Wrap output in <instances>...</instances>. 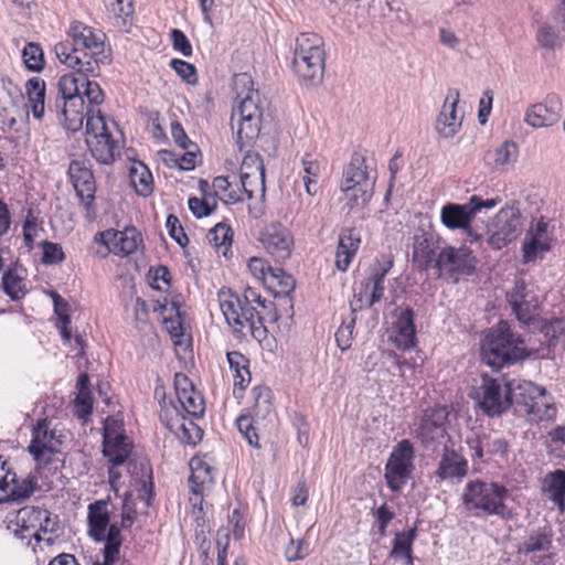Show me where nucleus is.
I'll list each match as a JSON object with an SVG mask.
<instances>
[{
  "instance_id": "ddd939ff",
  "label": "nucleus",
  "mask_w": 565,
  "mask_h": 565,
  "mask_svg": "<svg viewBox=\"0 0 565 565\" xmlns=\"http://www.w3.org/2000/svg\"><path fill=\"white\" fill-rule=\"evenodd\" d=\"M414 448L409 440H401L393 449L385 465V480L393 491H399L414 470Z\"/></svg>"
},
{
  "instance_id": "393cba45",
  "label": "nucleus",
  "mask_w": 565,
  "mask_h": 565,
  "mask_svg": "<svg viewBox=\"0 0 565 565\" xmlns=\"http://www.w3.org/2000/svg\"><path fill=\"white\" fill-rule=\"evenodd\" d=\"M562 99L555 94H548L544 102L529 107L525 111L524 121L533 128H544L555 125L562 116Z\"/></svg>"
},
{
  "instance_id": "49530a36",
  "label": "nucleus",
  "mask_w": 565,
  "mask_h": 565,
  "mask_svg": "<svg viewBox=\"0 0 565 565\" xmlns=\"http://www.w3.org/2000/svg\"><path fill=\"white\" fill-rule=\"evenodd\" d=\"M416 537V529L413 527L408 531L396 532L393 541V546L390 552V557L397 559H405L407 565L413 563V543Z\"/></svg>"
},
{
  "instance_id": "9b49d317",
  "label": "nucleus",
  "mask_w": 565,
  "mask_h": 565,
  "mask_svg": "<svg viewBox=\"0 0 565 565\" xmlns=\"http://www.w3.org/2000/svg\"><path fill=\"white\" fill-rule=\"evenodd\" d=\"M477 267V258L472 250L466 246H445L440 248L435 259L434 268L438 276H447L456 281L460 276H470Z\"/></svg>"
},
{
  "instance_id": "1a4fd4ad",
  "label": "nucleus",
  "mask_w": 565,
  "mask_h": 565,
  "mask_svg": "<svg viewBox=\"0 0 565 565\" xmlns=\"http://www.w3.org/2000/svg\"><path fill=\"white\" fill-rule=\"evenodd\" d=\"M86 143L98 162L103 164L114 162L116 145L98 108L86 110Z\"/></svg>"
},
{
  "instance_id": "774afa93",
  "label": "nucleus",
  "mask_w": 565,
  "mask_h": 565,
  "mask_svg": "<svg viewBox=\"0 0 565 565\" xmlns=\"http://www.w3.org/2000/svg\"><path fill=\"white\" fill-rule=\"evenodd\" d=\"M188 204L193 215L198 218L209 216L216 207V203H211L207 196L202 199L192 196L189 199Z\"/></svg>"
},
{
  "instance_id": "a878e982",
  "label": "nucleus",
  "mask_w": 565,
  "mask_h": 565,
  "mask_svg": "<svg viewBox=\"0 0 565 565\" xmlns=\"http://www.w3.org/2000/svg\"><path fill=\"white\" fill-rule=\"evenodd\" d=\"M537 43L545 49L554 50L565 40V0L553 11L548 21L536 31Z\"/></svg>"
},
{
  "instance_id": "7c9ffc66",
  "label": "nucleus",
  "mask_w": 565,
  "mask_h": 565,
  "mask_svg": "<svg viewBox=\"0 0 565 565\" xmlns=\"http://www.w3.org/2000/svg\"><path fill=\"white\" fill-rule=\"evenodd\" d=\"M391 340L401 350H409L415 347L416 328L412 308L396 310V320L392 326Z\"/></svg>"
},
{
  "instance_id": "c03bdc74",
  "label": "nucleus",
  "mask_w": 565,
  "mask_h": 565,
  "mask_svg": "<svg viewBox=\"0 0 565 565\" xmlns=\"http://www.w3.org/2000/svg\"><path fill=\"white\" fill-rule=\"evenodd\" d=\"M226 358L233 373L234 386L245 390L250 382L249 360L238 351L227 352Z\"/></svg>"
},
{
  "instance_id": "de8ad7c7",
  "label": "nucleus",
  "mask_w": 565,
  "mask_h": 565,
  "mask_svg": "<svg viewBox=\"0 0 565 565\" xmlns=\"http://www.w3.org/2000/svg\"><path fill=\"white\" fill-rule=\"evenodd\" d=\"M2 287L11 300L22 299L28 292L23 270L17 267L6 270L2 276Z\"/></svg>"
},
{
  "instance_id": "8fccbe9b",
  "label": "nucleus",
  "mask_w": 565,
  "mask_h": 565,
  "mask_svg": "<svg viewBox=\"0 0 565 565\" xmlns=\"http://www.w3.org/2000/svg\"><path fill=\"white\" fill-rule=\"evenodd\" d=\"M266 285L276 297H281L288 296L294 291L296 281L291 275L285 273L281 268L274 267L268 275Z\"/></svg>"
},
{
  "instance_id": "6e6552de",
  "label": "nucleus",
  "mask_w": 565,
  "mask_h": 565,
  "mask_svg": "<svg viewBox=\"0 0 565 565\" xmlns=\"http://www.w3.org/2000/svg\"><path fill=\"white\" fill-rule=\"evenodd\" d=\"M263 119V106L258 90L249 88L231 115L232 129L237 128V145L241 150L248 147L259 136Z\"/></svg>"
},
{
  "instance_id": "4c0bfd02",
  "label": "nucleus",
  "mask_w": 565,
  "mask_h": 565,
  "mask_svg": "<svg viewBox=\"0 0 565 565\" xmlns=\"http://www.w3.org/2000/svg\"><path fill=\"white\" fill-rule=\"evenodd\" d=\"M361 243V236L355 228H344L339 236V244L335 253V267L345 271L355 256Z\"/></svg>"
},
{
  "instance_id": "e2e57ef3",
  "label": "nucleus",
  "mask_w": 565,
  "mask_h": 565,
  "mask_svg": "<svg viewBox=\"0 0 565 565\" xmlns=\"http://www.w3.org/2000/svg\"><path fill=\"white\" fill-rule=\"evenodd\" d=\"M170 67L188 84L194 85L198 83L196 68L193 64L173 58L170 61Z\"/></svg>"
},
{
  "instance_id": "f8f14e48",
  "label": "nucleus",
  "mask_w": 565,
  "mask_h": 565,
  "mask_svg": "<svg viewBox=\"0 0 565 565\" xmlns=\"http://www.w3.org/2000/svg\"><path fill=\"white\" fill-rule=\"evenodd\" d=\"M512 384L483 375L475 393L479 407L489 416L501 415L510 407Z\"/></svg>"
},
{
  "instance_id": "a211bd4d",
  "label": "nucleus",
  "mask_w": 565,
  "mask_h": 565,
  "mask_svg": "<svg viewBox=\"0 0 565 565\" xmlns=\"http://www.w3.org/2000/svg\"><path fill=\"white\" fill-rule=\"evenodd\" d=\"M522 231V216L518 207L505 206L501 209L492 224L489 245L493 249H501L515 241Z\"/></svg>"
},
{
  "instance_id": "c756f323",
  "label": "nucleus",
  "mask_w": 565,
  "mask_h": 565,
  "mask_svg": "<svg viewBox=\"0 0 565 565\" xmlns=\"http://www.w3.org/2000/svg\"><path fill=\"white\" fill-rule=\"evenodd\" d=\"M174 387L181 408L193 418L201 417L204 414V399L195 391L189 377L182 373H177L174 375Z\"/></svg>"
},
{
  "instance_id": "69168bd1",
  "label": "nucleus",
  "mask_w": 565,
  "mask_h": 565,
  "mask_svg": "<svg viewBox=\"0 0 565 565\" xmlns=\"http://www.w3.org/2000/svg\"><path fill=\"white\" fill-rule=\"evenodd\" d=\"M161 156L164 161H173L178 164V167L182 170H192L195 168L196 164V154L192 150H188L185 153H183L180 157H177L173 152L168 150H162Z\"/></svg>"
},
{
  "instance_id": "f3484780",
  "label": "nucleus",
  "mask_w": 565,
  "mask_h": 565,
  "mask_svg": "<svg viewBox=\"0 0 565 565\" xmlns=\"http://www.w3.org/2000/svg\"><path fill=\"white\" fill-rule=\"evenodd\" d=\"M554 241V226L545 217L533 221L525 234L522 252L525 264L542 258L551 250Z\"/></svg>"
},
{
  "instance_id": "338daca9",
  "label": "nucleus",
  "mask_w": 565,
  "mask_h": 565,
  "mask_svg": "<svg viewBox=\"0 0 565 565\" xmlns=\"http://www.w3.org/2000/svg\"><path fill=\"white\" fill-rule=\"evenodd\" d=\"M82 96L88 99L89 108H96L104 102V93L100 86L98 83L89 81L88 77H86V81L83 83Z\"/></svg>"
},
{
  "instance_id": "6ab92c4d",
  "label": "nucleus",
  "mask_w": 565,
  "mask_h": 565,
  "mask_svg": "<svg viewBox=\"0 0 565 565\" xmlns=\"http://www.w3.org/2000/svg\"><path fill=\"white\" fill-rule=\"evenodd\" d=\"M65 434L51 426V422L43 419L38 423L32 431V440L29 452L36 461L49 462L51 455L58 452Z\"/></svg>"
},
{
  "instance_id": "2f4dec72",
  "label": "nucleus",
  "mask_w": 565,
  "mask_h": 565,
  "mask_svg": "<svg viewBox=\"0 0 565 565\" xmlns=\"http://www.w3.org/2000/svg\"><path fill=\"white\" fill-rule=\"evenodd\" d=\"M460 93L452 88L448 90L441 111L438 115L436 130L444 138H452L461 127L462 117L457 113Z\"/></svg>"
},
{
  "instance_id": "0eeeda50",
  "label": "nucleus",
  "mask_w": 565,
  "mask_h": 565,
  "mask_svg": "<svg viewBox=\"0 0 565 565\" xmlns=\"http://www.w3.org/2000/svg\"><path fill=\"white\" fill-rule=\"evenodd\" d=\"M324 42L317 33H301L296 39L292 65L303 81L319 82L324 73Z\"/></svg>"
},
{
  "instance_id": "6e6d98bb",
  "label": "nucleus",
  "mask_w": 565,
  "mask_h": 565,
  "mask_svg": "<svg viewBox=\"0 0 565 565\" xmlns=\"http://www.w3.org/2000/svg\"><path fill=\"white\" fill-rule=\"evenodd\" d=\"M248 173L254 178L256 185L260 186V175H265V167L262 157L255 152H247L241 164V174Z\"/></svg>"
},
{
  "instance_id": "603ef678",
  "label": "nucleus",
  "mask_w": 565,
  "mask_h": 565,
  "mask_svg": "<svg viewBox=\"0 0 565 565\" xmlns=\"http://www.w3.org/2000/svg\"><path fill=\"white\" fill-rule=\"evenodd\" d=\"M252 393L255 399L254 417L256 419H266L271 416L273 404L270 388L266 386H257L253 388Z\"/></svg>"
},
{
  "instance_id": "bb28decb",
  "label": "nucleus",
  "mask_w": 565,
  "mask_h": 565,
  "mask_svg": "<svg viewBox=\"0 0 565 565\" xmlns=\"http://www.w3.org/2000/svg\"><path fill=\"white\" fill-rule=\"evenodd\" d=\"M50 110L54 111L58 122L72 132L78 131L83 127L84 118H86L83 96L55 100L54 106Z\"/></svg>"
},
{
  "instance_id": "bf43d9fd",
  "label": "nucleus",
  "mask_w": 565,
  "mask_h": 565,
  "mask_svg": "<svg viewBox=\"0 0 565 565\" xmlns=\"http://www.w3.org/2000/svg\"><path fill=\"white\" fill-rule=\"evenodd\" d=\"M212 190L214 191L215 195L222 194L221 200L226 203H236L243 200L237 191L231 190V183L228 182L227 178L223 175L214 178Z\"/></svg>"
},
{
  "instance_id": "423d86ee",
  "label": "nucleus",
  "mask_w": 565,
  "mask_h": 565,
  "mask_svg": "<svg viewBox=\"0 0 565 565\" xmlns=\"http://www.w3.org/2000/svg\"><path fill=\"white\" fill-rule=\"evenodd\" d=\"M509 497V490L505 486L476 479L469 481L462 492V503L469 511L480 510L490 515H498L508 519L510 512L504 503Z\"/></svg>"
},
{
  "instance_id": "5701e85b",
  "label": "nucleus",
  "mask_w": 565,
  "mask_h": 565,
  "mask_svg": "<svg viewBox=\"0 0 565 565\" xmlns=\"http://www.w3.org/2000/svg\"><path fill=\"white\" fill-rule=\"evenodd\" d=\"M259 242L264 249L277 262L290 257L294 237L290 231L280 223H270L260 233Z\"/></svg>"
},
{
  "instance_id": "4d7b16f0",
  "label": "nucleus",
  "mask_w": 565,
  "mask_h": 565,
  "mask_svg": "<svg viewBox=\"0 0 565 565\" xmlns=\"http://www.w3.org/2000/svg\"><path fill=\"white\" fill-rule=\"evenodd\" d=\"M257 420L248 415H241L236 420L238 431L247 440L248 445L254 448H259V438L255 427Z\"/></svg>"
},
{
  "instance_id": "4468645a",
  "label": "nucleus",
  "mask_w": 565,
  "mask_h": 565,
  "mask_svg": "<svg viewBox=\"0 0 565 565\" xmlns=\"http://www.w3.org/2000/svg\"><path fill=\"white\" fill-rule=\"evenodd\" d=\"M447 418L448 413L445 407H435L424 413L416 430V437L426 451L435 452L439 446L445 444Z\"/></svg>"
},
{
  "instance_id": "680f3d73",
  "label": "nucleus",
  "mask_w": 565,
  "mask_h": 565,
  "mask_svg": "<svg viewBox=\"0 0 565 565\" xmlns=\"http://www.w3.org/2000/svg\"><path fill=\"white\" fill-rule=\"evenodd\" d=\"M241 302L248 309L254 308L258 310V308L268 309L274 306V303L260 296L258 290L253 287L245 288L242 296H239Z\"/></svg>"
},
{
  "instance_id": "0e129e2a",
  "label": "nucleus",
  "mask_w": 565,
  "mask_h": 565,
  "mask_svg": "<svg viewBox=\"0 0 565 565\" xmlns=\"http://www.w3.org/2000/svg\"><path fill=\"white\" fill-rule=\"evenodd\" d=\"M309 555V543L305 540L290 539L285 548V557L288 562L301 561Z\"/></svg>"
},
{
  "instance_id": "09e8293b",
  "label": "nucleus",
  "mask_w": 565,
  "mask_h": 565,
  "mask_svg": "<svg viewBox=\"0 0 565 565\" xmlns=\"http://www.w3.org/2000/svg\"><path fill=\"white\" fill-rule=\"evenodd\" d=\"M169 428L175 434L178 439L192 446H195L201 441L203 436V430L199 425L195 424L193 419H186L184 417L173 420L169 425Z\"/></svg>"
},
{
  "instance_id": "4be33fe9",
  "label": "nucleus",
  "mask_w": 565,
  "mask_h": 565,
  "mask_svg": "<svg viewBox=\"0 0 565 565\" xmlns=\"http://www.w3.org/2000/svg\"><path fill=\"white\" fill-rule=\"evenodd\" d=\"M70 174L77 196L81 200L85 213L84 216L88 222L96 218L95 192L96 185L92 171L84 167L79 161H72L70 164Z\"/></svg>"
},
{
  "instance_id": "cd10ccee",
  "label": "nucleus",
  "mask_w": 565,
  "mask_h": 565,
  "mask_svg": "<svg viewBox=\"0 0 565 565\" xmlns=\"http://www.w3.org/2000/svg\"><path fill=\"white\" fill-rule=\"evenodd\" d=\"M467 445L472 451V458L486 461L488 458L499 456L505 458L509 450L508 441L493 434H476L467 439Z\"/></svg>"
},
{
  "instance_id": "412c9836",
  "label": "nucleus",
  "mask_w": 565,
  "mask_h": 565,
  "mask_svg": "<svg viewBox=\"0 0 565 565\" xmlns=\"http://www.w3.org/2000/svg\"><path fill=\"white\" fill-rule=\"evenodd\" d=\"M38 489L33 476L18 478L2 456H0V503L29 498Z\"/></svg>"
},
{
  "instance_id": "c9c22d12",
  "label": "nucleus",
  "mask_w": 565,
  "mask_h": 565,
  "mask_svg": "<svg viewBox=\"0 0 565 565\" xmlns=\"http://www.w3.org/2000/svg\"><path fill=\"white\" fill-rule=\"evenodd\" d=\"M541 386L529 382L522 381L512 384V391L510 392V407H513L514 413L525 418L527 413H531V404L540 395Z\"/></svg>"
},
{
  "instance_id": "a19ab883",
  "label": "nucleus",
  "mask_w": 565,
  "mask_h": 565,
  "mask_svg": "<svg viewBox=\"0 0 565 565\" xmlns=\"http://www.w3.org/2000/svg\"><path fill=\"white\" fill-rule=\"evenodd\" d=\"M531 413H527L525 416V419L531 424L552 422L557 414L554 398L544 387H541L540 395H537L536 399L531 404Z\"/></svg>"
},
{
  "instance_id": "e433bc0d",
  "label": "nucleus",
  "mask_w": 565,
  "mask_h": 565,
  "mask_svg": "<svg viewBox=\"0 0 565 565\" xmlns=\"http://www.w3.org/2000/svg\"><path fill=\"white\" fill-rule=\"evenodd\" d=\"M361 243V236L355 228H344L339 236V244L335 253V267L345 271L355 256Z\"/></svg>"
},
{
  "instance_id": "3c124183",
  "label": "nucleus",
  "mask_w": 565,
  "mask_h": 565,
  "mask_svg": "<svg viewBox=\"0 0 565 565\" xmlns=\"http://www.w3.org/2000/svg\"><path fill=\"white\" fill-rule=\"evenodd\" d=\"M130 182L140 195H148L152 191V174L149 169L141 162L130 168Z\"/></svg>"
},
{
  "instance_id": "2eb2a0df",
  "label": "nucleus",
  "mask_w": 565,
  "mask_h": 565,
  "mask_svg": "<svg viewBox=\"0 0 565 565\" xmlns=\"http://www.w3.org/2000/svg\"><path fill=\"white\" fill-rule=\"evenodd\" d=\"M132 450V443L125 435L122 423L107 417L103 427V454L114 466L122 465Z\"/></svg>"
},
{
  "instance_id": "052dcab7",
  "label": "nucleus",
  "mask_w": 565,
  "mask_h": 565,
  "mask_svg": "<svg viewBox=\"0 0 565 565\" xmlns=\"http://www.w3.org/2000/svg\"><path fill=\"white\" fill-rule=\"evenodd\" d=\"M207 239L216 248L227 247L232 244V231L228 225L217 223L209 231Z\"/></svg>"
},
{
  "instance_id": "20e7f679",
  "label": "nucleus",
  "mask_w": 565,
  "mask_h": 565,
  "mask_svg": "<svg viewBox=\"0 0 565 565\" xmlns=\"http://www.w3.org/2000/svg\"><path fill=\"white\" fill-rule=\"evenodd\" d=\"M87 533L96 543H105L103 548L104 565H117L120 562L122 537L117 524L110 523L108 503L98 500L87 509Z\"/></svg>"
},
{
  "instance_id": "13d9d810",
  "label": "nucleus",
  "mask_w": 565,
  "mask_h": 565,
  "mask_svg": "<svg viewBox=\"0 0 565 565\" xmlns=\"http://www.w3.org/2000/svg\"><path fill=\"white\" fill-rule=\"evenodd\" d=\"M171 310L174 311V317H164L163 326L171 338L175 340V343H179V339L184 335V327L179 305L177 302H172Z\"/></svg>"
},
{
  "instance_id": "9d476101",
  "label": "nucleus",
  "mask_w": 565,
  "mask_h": 565,
  "mask_svg": "<svg viewBox=\"0 0 565 565\" xmlns=\"http://www.w3.org/2000/svg\"><path fill=\"white\" fill-rule=\"evenodd\" d=\"M499 200H482L472 195L465 204L447 203L440 210V222L448 230L468 231L476 215L482 210H491L497 206Z\"/></svg>"
},
{
  "instance_id": "dca6fc26",
  "label": "nucleus",
  "mask_w": 565,
  "mask_h": 565,
  "mask_svg": "<svg viewBox=\"0 0 565 565\" xmlns=\"http://www.w3.org/2000/svg\"><path fill=\"white\" fill-rule=\"evenodd\" d=\"M94 242L104 247L98 250L102 257L109 253L118 256H128L138 250L142 244L140 233L135 227H126L124 231L107 230L95 235Z\"/></svg>"
},
{
  "instance_id": "473e14b6",
  "label": "nucleus",
  "mask_w": 565,
  "mask_h": 565,
  "mask_svg": "<svg viewBox=\"0 0 565 565\" xmlns=\"http://www.w3.org/2000/svg\"><path fill=\"white\" fill-rule=\"evenodd\" d=\"M41 515L44 514L39 507H24L18 510L14 520L15 527L12 529L14 535L21 541H26V545H30L32 539L40 542L42 540V536H39Z\"/></svg>"
},
{
  "instance_id": "7ed1b4c3",
  "label": "nucleus",
  "mask_w": 565,
  "mask_h": 565,
  "mask_svg": "<svg viewBox=\"0 0 565 565\" xmlns=\"http://www.w3.org/2000/svg\"><path fill=\"white\" fill-rule=\"evenodd\" d=\"M376 171L366 164L365 157L354 152L350 162L343 168L340 190L344 194L350 210L366 206L373 194Z\"/></svg>"
},
{
  "instance_id": "72a5a7b5",
  "label": "nucleus",
  "mask_w": 565,
  "mask_h": 565,
  "mask_svg": "<svg viewBox=\"0 0 565 565\" xmlns=\"http://www.w3.org/2000/svg\"><path fill=\"white\" fill-rule=\"evenodd\" d=\"M553 545V530L551 526H543L533 530L518 544L519 555L531 556L532 558L545 555Z\"/></svg>"
},
{
  "instance_id": "5fc2aeb1",
  "label": "nucleus",
  "mask_w": 565,
  "mask_h": 565,
  "mask_svg": "<svg viewBox=\"0 0 565 565\" xmlns=\"http://www.w3.org/2000/svg\"><path fill=\"white\" fill-rule=\"evenodd\" d=\"M22 58L25 67L31 72H41L44 68L43 51L38 43H28L22 50Z\"/></svg>"
},
{
  "instance_id": "a18cd8bd",
  "label": "nucleus",
  "mask_w": 565,
  "mask_h": 565,
  "mask_svg": "<svg viewBox=\"0 0 565 565\" xmlns=\"http://www.w3.org/2000/svg\"><path fill=\"white\" fill-rule=\"evenodd\" d=\"M89 76H92V74H84L81 71L61 76L57 82L58 95L55 100H65L74 96H82L83 83L86 81V77Z\"/></svg>"
},
{
  "instance_id": "f704fd0d",
  "label": "nucleus",
  "mask_w": 565,
  "mask_h": 565,
  "mask_svg": "<svg viewBox=\"0 0 565 565\" xmlns=\"http://www.w3.org/2000/svg\"><path fill=\"white\" fill-rule=\"evenodd\" d=\"M468 472L467 460L454 449L444 448L438 467L435 471L439 481H461Z\"/></svg>"
},
{
  "instance_id": "ea45409f",
  "label": "nucleus",
  "mask_w": 565,
  "mask_h": 565,
  "mask_svg": "<svg viewBox=\"0 0 565 565\" xmlns=\"http://www.w3.org/2000/svg\"><path fill=\"white\" fill-rule=\"evenodd\" d=\"M542 492L561 512H565V471L557 469L547 473Z\"/></svg>"
},
{
  "instance_id": "39448f33",
  "label": "nucleus",
  "mask_w": 565,
  "mask_h": 565,
  "mask_svg": "<svg viewBox=\"0 0 565 565\" xmlns=\"http://www.w3.org/2000/svg\"><path fill=\"white\" fill-rule=\"evenodd\" d=\"M217 296L220 309L233 334L241 337L245 335L247 331L257 341L267 337V329L260 312L254 308H246L241 302L239 295L230 290H221Z\"/></svg>"
},
{
  "instance_id": "f03ea898",
  "label": "nucleus",
  "mask_w": 565,
  "mask_h": 565,
  "mask_svg": "<svg viewBox=\"0 0 565 565\" xmlns=\"http://www.w3.org/2000/svg\"><path fill=\"white\" fill-rule=\"evenodd\" d=\"M481 360L493 370H501L525 360L531 350L519 334L513 332L507 321H499L489 329L480 348Z\"/></svg>"
},
{
  "instance_id": "58836bf2",
  "label": "nucleus",
  "mask_w": 565,
  "mask_h": 565,
  "mask_svg": "<svg viewBox=\"0 0 565 565\" xmlns=\"http://www.w3.org/2000/svg\"><path fill=\"white\" fill-rule=\"evenodd\" d=\"M519 158V147L512 140H505L484 156L486 163L492 169L507 171Z\"/></svg>"
},
{
  "instance_id": "b1692460",
  "label": "nucleus",
  "mask_w": 565,
  "mask_h": 565,
  "mask_svg": "<svg viewBox=\"0 0 565 565\" xmlns=\"http://www.w3.org/2000/svg\"><path fill=\"white\" fill-rule=\"evenodd\" d=\"M440 236L431 228L419 227L413 236L412 259L419 271L434 267L436 253L440 248Z\"/></svg>"
},
{
  "instance_id": "c85d7f7f",
  "label": "nucleus",
  "mask_w": 565,
  "mask_h": 565,
  "mask_svg": "<svg viewBox=\"0 0 565 565\" xmlns=\"http://www.w3.org/2000/svg\"><path fill=\"white\" fill-rule=\"evenodd\" d=\"M190 469L189 483L192 493L190 501L193 503V514L196 515V521H199L200 514L203 511L201 507L202 492L205 487H210L213 483L214 477L211 467L200 459H192L190 461Z\"/></svg>"
},
{
  "instance_id": "79ce46f5",
  "label": "nucleus",
  "mask_w": 565,
  "mask_h": 565,
  "mask_svg": "<svg viewBox=\"0 0 565 565\" xmlns=\"http://www.w3.org/2000/svg\"><path fill=\"white\" fill-rule=\"evenodd\" d=\"M25 94L34 118L41 120L45 113V82L41 77H31L25 83Z\"/></svg>"
},
{
  "instance_id": "f257e3e1",
  "label": "nucleus",
  "mask_w": 565,
  "mask_h": 565,
  "mask_svg": "<svg viewBox=\"0 0 565 565\" xmlns=\"http://www.w3.org/2000/svg\"><path fill=\"white\" fill-rule=\"evenodd\" d=\"M71 40L62 41L54 46L58 61L68 68L92 74L100 73V64L108 62L105 54L104 34L79 21H74L67 31Z\"/></svg>"
},
{
  "instance_id": "864d4df0",
  "label": "nucleus",
  "mask_w": 565,
  "mask_h": 565,
  "mask_svg": "<svg viewBox=\"0 0 565 565\" xmlns=\"http://www.w3.org/2000/svg\"><path fill=\"white\" fill-rule=\"evenodd\" d=\"M512 311L515 313L516 319L522 324H530L532 323L536 316H537V309H539V300L535 295L531 297H526L525 299H522L513 305H511Z\"/></svg>"
},
{
  "instance_id": "aec40b11",
  "label": "nucleus",
  "mask_w": 565,
  "mask_h": 565,
  "mask_svg": "<svg viewBox=\"0 0 565 565\" xmlns=\"http://www.w3.org/2000/svg\"><path fill=\"white\" fill-rule=\"evenodd\" d=\"M392 267L393 258L390 255H381L372 268L371 276L362 281V290L355 295L356 301L363 302V298L366 297L365 307L367 308L380 301L384 295V279ZM351 306L353 312L364 307L363 303L355 307L354 302Z\"/></svg>"
},
{
  "instance_id": "37998d69",
  "label": "nucleus",
  "mask_w": 565,
  "mask_h": 565,
  "mask_svg": "<svg viewBox=\"0 0 565 565\" xmlns=\"http://www.w3.org/2000/svg\"><path fill=\"white\" fill-rule=\"evenodd\" d=\"M302 170L300 177L303 181L306 192L315 195L318 192V180L323 170L322 161L311 153H306L301 159Z\"/></svg>"
}]
</instances>
